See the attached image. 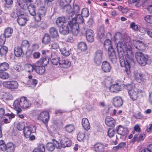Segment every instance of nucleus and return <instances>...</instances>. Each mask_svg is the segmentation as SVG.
Returning <instances> with one entry per match:
<instances>
[{
    "label": "nucleus",
    "mask_w": 152,
    "mask_h": 152,
    "mask_svg": "<svg viewBox=\"0 0 152 152\" xmlns=\"http://www.w3.org/2000/svg\"><path fill=\"white\" fill-rule=\"evenodd\" d=\"M131 39L129 37L124 36L122 39L119 41L117 44V48H119L124 51L126 50L125 56V60L123 56L120 58L119 61L121 66L125 67V72L127 75H129L130 73V65L134 64L132 50L130 48H128L127 47L126 44Z\"/></svg>",
    "instance_id": "nucleus-1"
},
{
    "label": "nucleus",
    "mask_w": 152,
    "mask_h": 152,
    "mask_svg": "<svg viewBox=\"0 0 152 152\" xmlns=\"http://www.w3.org/2000/svg\"><path fill=\"white\" fill-rule=\"evenodd\" d=\"M31 105L30 101L24 96H22L20 99L15 100L13 104L14 108L18 112H21V108L26 109L30 107Z\"/></svg>",
    "instance_id": "nucleus-2"
},
{
    "label": "nucleus",
    "mask_w": 152,
    "mask_h": 152,
    "mask_svg": "<svg viewBox=\"0 0 152 152\" xmlns=\"http://www.w3.org/2000/svg\"><path fill=\"white\" fill-rule=\"evenodd\" d=\"M135 57L137 62L142 66H145L146 64H149L151 63V60L148 55L144 54L140 52L136 53Z\"/></svg>",
    "instance_id": "nucleus-3"
},
{
    "label": "nucleus",
    "mask_w": 152,
    "mask_h": 152,
    "mask_svg": "<svg viewBox=\"0 0 152 152\" xmlns=\"http://www.w3.org/2000/svg\"><path fill=\"white\" fill-rule=\"evenodd\" d=\"M104 46L105 47L106 46L108 47L109 58L112 62H115L116 61V57L114 50L111 46V41L109 39H106L104 42Z\"/></svg>",
    "instance_id": "nucleus-4"
},
{
    "label": "nucleus",
    "mask_w": 152,
    "mask_h": 152,
    "mask_svg": "<svg viewBox=\"0 0 152 152\" xmlns=\"http://www.w3.org/2000/svg\"><path fill=\"white\" fill-rule=\"evenodd\" d=\"M3 85L5 88L11 89H16L18 86V82L15 81H5L3 82Z\"/></svg>",
    "instance_id": "nucleus-5"
},
{
    "label": "nucleus",
    "mask_w": 152,
    "mask_h": 152,
    "mask_svg": "<svg viewBox=\"0 0 152 152\" xmlns=\"http://www.w3.org/2000/svg\"><path fill=\"white\" fill-rule=\"evenodd\" d=\"M72 23V21H70L67 24L66 23L60 27L59 28L60 33L64 35L68 34L69 32V28H71Z\"/></svg>",
    "instance_id": "nucleus-6"
},
{
    "label": "nucleus",
    "mask_w": 152,
    "mask_h": 152,
    "mask_svg": "<svg viewBox=\"0 0 152 152\" xmlns=\"http://www.w3.org/2000/svg\"><path fill=\"white\" fill-rule=\"evenodd\" d=\"M103 52L101 50H98L94 55V62L97 65H100L102 61Z\"/></svg>",
    "instance_id": "nucleus-7"
},
{
    "label": "nucleus",
    "mask_w": 152,
    "mask_h": 152,
    "mask_svg": "<svg viewBox=\"0 0 152 152\" xmlns=\"http://www.w3.org/2000/svg\"><path fill=\"white\" fill-rule=\"evenodd\" d=\"M56 146L59 149L61 148H65L66 147L70 146L72 145L71 141L69 139L65 138L63 139L60 142V143L58 142H55Z\"/></svg>",
    "instance_id": "nucleus-8"
},
{
    "label": "nucleus",
    "mask_w": 152,
    "mask_h": 152,
    "mask_svg": "<svg viewBox=\"0 0 152 152\" xmlns=\"http://www.w3.org/2000/svg\"><path fill=\"white\" fill-rule=\"evenodd\" d=\"M49 118V113L47 111H43L40 113L38 115L37 117L38 120L42 121L45 124L48 121Z\"/></svg>",
    "instance_id": "nucleus-9"
},
{
    "label": "nucleus",
    "mask_w": 152,
    "mask_h": 152,
    "mask_svg": "<svg viewBox=\"0 0 152 152\" xmlns=\"http://www.w3.org/2000/svg\"><path fill=\"white\" fill-rule=\"evenodd\" d=\"M136 90H131L128 92L130 98L133 101L136 100L138 97V94L142 93L143 91L139 89H136Z\"/></svg>",
    "instance_id": "nucleus-10"
},
{
    "label": "nucleus",
    "mask_w": 152,
    "mask_h": 152,
    "mask_svg": "<svg viewBox=\"0 0 152 152\" xmlns=\"http://www.w3.org/2000/svg\"><path fill=\"white\" fill-rule=\"evenodd\" d=\"M34 128L35 130L36 129L35 127L32 126H26L24 128L23 133L24 136L26 138H28L30 137L31 133L34 132L33 129Z\"/></svg>",
    "instance_id": "nucleus-11"
},
{
    "label": "nucleus",
    "mask_w": 152,
    "mask_h": 152,
    "mask_svg": "<svg viewBox=\"0 0 152 152\" xmlns=\"http://www.w3.org/2000/svg\"><path fill=\"white\" fill-rule=\"evenodd\" d=\"M113 103L115 107H120L123 104V100L121 96H115L113 99Z\"/></svg>",
    "instance_id": "nucleus-12"
},
{
    "label": "nucleus",
    "mask_w": 152,
    "mask_h": 152,
    "mask_svg": "<svg viewBox=\"0 0 152 152\" xmlns=\"http://www.w3.org/2000/svg\"><path fill=\"white\" fill-rule=\"evenodd\" d=\"M27 20L26 15L22 13L18 16L17 20L18 23L21 26L25 25Z\"/></svg>",
    "instance_id": "nucleus-13"
},
{
    "label": "nucleus",
    "mask_w": 152,
    "mask_h": 152,
    "mask_svg": "<svg viewBox=\"0 0 152 152\" xmlns=\"http://www.w3.org/2000/svg\"><path fill=\"white\" fill-rule=\"evenodd\" d=\"M110 90L111 92L116 93L122 90L121 84L116 83L110 86Z\"/></svg>",
    "instance_id": "nucleus-14"
},
{
    "label": "nucleus",
    "mask_w": 152,
    "mask_h": 152,
    "mask_svg": "<svg viewBox=\"0 0 152 152\" xmlns=\"http://www.w3.org/2000/svg\"><path fill=\"white\" fill-rule=\"evenodd\" d=\"M86 39L88 41L92 42L94 39V31L91 29H87L86 32Z\"/></svg>",
    "instance_id": "nucleus-15"
},
{
    "label": "nucleus",
    "mask_w": 152,
    "mask_h": 152,
    "mask_svg": "<svg viewBox=\"0 0 152 152\" xmlns=\"http://www.w3.org/2000/svg\"><path fill=\"white\" fill-rule=\"evenodd\" d=\"M49 62V57H42L40 60L37 61L35 64L40 65L43 66L47 65L48 64Z\"/></svg>",
    "instance_id": "nucleus-16"
},
{
    "label": "nucleus",
    "mask_w": 152,
    "mask_h": 152,
    "mask_svg": "<svg viewBox=\"0 0 152 152\" xmlns=\"http://www.w3.org/2000/svg\"><path fill=\"white\" fill-rule=\"evenodd\" d=\"M53 142H48L46 145V148L50 152H53L55 149L56 147L58 149H59L56 146L55 142H57L55 140H53Z\"/></svg>",
    "instance_id": "nucleus-17"
},
{
    "label": "nucleus",
    "mask_w": 152,
    "mask_h": 152,
    "mask_svg": "<svg viewBox=\"0 0 152 152\" xmlns=\"http://www.w3.org/2000/svg\"><path fill=\"white\" fill-rule=\"evenodd\" d=\"M15 117V114L12 113L10 114L7 113L4 116L3 121L6 124L9 123L11 121L12 119L14 118Z\"/></svg>",
    "instance_id": "nucleus-18"
},
{
    "label": "nucleus",
    "mask_w": 152,
    "mask_h": 152,
    "mask_svg": "<svg viewBox=\"0 0 152 152\" xmlns=\"http://www.w3.org/2000/svg\"><path fill=\"white\" fill-rule=\"evenodd\" d=\"M59 64L61 67L67 69L70 67L71 65V63L68 60H61L59 62Z\"/></svg>",
    "instance_id": "nucleus-19"
},
{
    "label": "nucleus",
    "mask_w": 152,
    "mask_h": 152,
    "mask_svg": "<svg viewBox=\"0 0 152 152\" xmlns=\"http://www.w3.org/2000/svg\"><path fill=\"white\" fill-rule=\"evenodd\" d=\"M111 67L110 64L106 61H104L102 64V69L104 72H109Z\"/></svg>",
    "instance_id": "nucleus-20"
},
{
    "label": "nucleus",
    "mask_w": 152,
    "mask_h": 152,
    "mask_svg": "<svg viewBox=\"0 0 152 152\" xmlns=\"http://www.w3.org/2000/svg\"><path fill=\"white\" fill-rule=\"evenodd\" d=\"M105 123L108 126L113 127L115 126V121L113 118L107 116L105 119Z\"/></svg>",
    "instance_id": "nucleus-21"
},
{
    "label": "nucleus",
    "mask_w": 152,
    "mask_h": 152,
    "mask_svg": "<svg viewBox=\"0 0 152 152\" xmlns=\"http://www.w3.org/2000/svg\"><path fill=\"white\" fill-rule=\"evenodd\" d=\"M79 28L78 24L75 23H72V24L70 28L73 35L75 36L77 35L79 32Z\"/></svg>",
    "instance_id": "nucleus-22"
},
{
    "label": "nucleus",
    "mask_w": 152,
    "mask_h": 152,
    "mask_svg": "<svg viewBox=\"0 0 152 152\" xmlns=\"http://www.w3.org/2000/svg\"><path fill=\"white\" fill-rule=\"evenodd\" d=\"M104 148V145L99 142L96 143L94 145V150L97 152H103Z\"/></svg>",
    "instance_id": "nucleus-23"
},
{
    "label": "nucleus",
    "mask_w": 152,
    "mask_h": 152,
    "mask_svg": "<svg viewBox=\"0 0 152 152\" xmlns=\"http://www.w3.org/2000/svg\"><path fill=\"white\" fill-rule=\"evenodd\" d=\"M18 6L22 9L26 10L27 9L28 4L26 0H17Z\"/></svg>",
    "instance_id": "nucleus-24"
},
{
    "label": "nucleus",
    "mask_w": 152,
    "mask_h": 152,
    "mask_svg": "<svg viewBox=\"0 0 152 152\" xmlns=\"http://www.w3.org/2000/svg\"><path fill=\"white\" fill-rule=\"evenodd\" d=\"M66 20L64 17H61L58 18L56 20V24L58 26L60 27L66 23Z\"/></svg>",
    "instance_id": "nucleus-25"
},
{
    "label": "nucleus",
    "mask_w": 152,
    "mask_h": 152,
    "mask_svg": "<svg viewBox=\"0 0 152 152\" xmlns=\"http://www.w3.org/2000/svg\"><path fill=\"white\" fill-rule=\"evenodd\" d=\"M134 76L135 80L138 83H140L144 81L145 79L142 74L135 72L134 73Z\"/></svg>",
    "instance_id": "nucleus-26"
},
{
    "label": "nucleus",
    "mask_w": 152,
    "mask_h": 152,
    "mask_svg": "<svg viewBox=\"0 0 152 152\" xmlns=\"http://www.w3.org/2000/svg\"><path fill=\"white\" fill-rule=\"evenodd\" d=\"M59 58L54 53L51 54V61L52 63L54 65H57L59 64Z\"/></svg>",
    "instance_id": "nucleus-27"
},
{
    "label": "nucleus",
    "mask_w": 152,
    "mask_h": 152,
    "mask_svg": "<svg viewBox=\"0 0 152 152\" xmlns=\"http://www.w3.org/2000/svg\"><path fill=\"white\" fill-rule=\"evenodd\" d=\"M39 65H36L34 68V70L39 74L42 75L45 72V68L44 66L42 65L39 66Z\"/></svg>",
    "instance_id": "nucleus-28"
},
{
    "label": "nucleus",
    "mask_w": 152,
    "mask_h": 152,
    "mask_svg": "<svg viewBox=\"0 0 152 152\" xmlns=\"http://www.w3.org/2000/svg\"><path fill=\"white\" fill-rule=\"evenodd\" d=\"M82 124L83 127L85 130H88L90 129V124L87 118H84L82 119Z\"/></svg>",
    "instance_id": "nucleus-29"
},
{
    "label": "nucleus",
    "mask_w": 152,
    "mask_h": 152,
    "mask_svg": "<svg viewBox=\"0 0 152 152\" xmlns=\"http://www.w3.org/2000/svg\"><path fill=\"white\" fill-rule=\"evenodd\" d=\"M83 17L80 14H78L77 15L76 18H73L72 19V23H74V22L75 23H77L78 24V23L80 24L83 23L84 22L83 19Z\"/></svg>",
    "instance_id": "nucleus-30"
},
{
    "label": "nucleus",
    "mask_w": 152,
    "mask_h": 152,
    "mask_svg": "<svg viewBox=\"0 0 152 152\" xmlns=\"http://www.w3.org/2000/svg\"><path fill=\"white\" fill-rule=\"evenodd\" d=\"M49 33L50 35L52 38H56L58 35V32L57 29L54 27H51L50 28Z\"/></svg>",
    "instance_id": "nucleus-31"
},
{
    "label": "nucleus",
    "mask_w": 152,
    "mask_h": 152,
    "mask_svg": "<svg viewBox=\"0 0 152 152\" xmlns=\"http://www.w3.org/2000/svg\"><path fill=\"white\" fill-rule=\"evenodd\" d=\"M145 137V133H143L142 134H135L133 138V139L135 141H140L143 140Z\"/></svg>",
    "instance_id": "nucleus-32"
},
{
    "label": "nucleus",
    "mask_w": 152,
    "mask_h": 152,
    "mask_svg": "<svg viewBox=\"0 0 152 152\" xmlns=\"http://www.w3.org/2000/svg\"><path fill=\"white\" fill-rule=\"evenodd\" d=\"M14 53L16 56H20L23 53L22 48L20 46H17L15 48Z\"/></svg>",
    "instance_id": "nucleus-33"
},
{
    "label": "nucleus",
    "mask_w": 152,
    "mask_h": 152,
    "mask_svg": "<svg viewBox=\"0 0 152 152\" xmlns=\"http://www.w3.org/2000/svg\"><path fill=\"white\" fill-rule=\"evenodd\" d=\"M15 146L12 142H9L7 144V152H14Z\"/></svg>",
    "instance_id": "nucleus-34"
},
{
    "label": "nucleus",
    "mask_w": 152,
    "mask_h": 152,
    "mask_svg": "<svg viewBox=\"0 0 152 152\" xmlns=\"http://www.w3.org/2000/svg\"><path fill=\"white\" fill-rule=\"evenodd\" d=\"M13 32L12 29L11 28H7L5 29L3 35L6 38H9L12 36Z\"/></svg>",
    "instance_id": "nucleus-35"
},
{
    "label": "nucleus",
    "mask_w": 152,
    "mask_h": 152,
    "mask_svg": "<svg viewBox=\"0 0 152 152\" xmlns=\"http://www.w3.org/2000/svg\"><path fill=\"white\" fill-rule=\"evenodd\" d=\"M27 9H28L30 15L32 16H34L35 15V8L33 4H31L28 5Z\"/></svg>",
    "instance_id": "nucleus-36"
},
{
    "label": "nucleus",
    "mask_w": 152,
    "mask_h": 152,
    "mask_svg": "<svg viewBox=\"0 0 152 152\" xmlns=\"http://www.w3.org/2000/svg\"><path fill=\"white\" fill-rule=\"evenodd\" d=\"M98 32L99 38L102 39L104 36L105 32L104 26V25H101L99 26Z\"/></svg>",
    "instance_id": "nucleus-37"
},
{
    "label": "nucleus",
    "mask_w": 152,
    "mask_h": 152,
    "mask_svg": "<svg viewBox=\"0 0 152 152\" xmlns=\"http://www.w3.org/2000/svg\"><path fill=\"white\" fill-rule=\"evenodd\" d=\"M134 46L136 49L141 50L142 49V47L144 46V43L140 40H137L136 41Z\"/></svg>",
    "instance_id": "nucleus-38"
},
{
    "label": "nucleus",
    "mask_w": 152,
    "mask_h": 152,
    "mask_svg": "<svg viewBox=\"0 0 152 152\" xmlns=\"http://www.w3.org/2000/svg\"><path fill=\"white\" fill-rule=\"evenodd\" d=\"M50 37L49 34H46L43 38L42 42L45 44H47L50 42Z\"/></svg>",
    "instance_id": "nucleus-39"
},
{
    "label": "nucleus",
    "mask_w": 152,
    "mask_h": 152,
    "mask_svg": "<svg viewBox=\"0 0 152 152\" xmlns=\"http://www.w3.org/2000/svg\"><path fill=\"white\" fill-rule=\"evenodd\" d=\"M36 64L32 65L28 64L25 65V68L26 70L28 72H31L33 71Z\"/></svg>",
    "instance_id": "nucleus-40"
},
{
    "label": "nucleus",
    "mask_w": 152,
    "mask_h": 152,
    "mask_svg": "<svg viewBox=\"0 0 152 152\" xmlns=\"http://www.w3.org/2000/svg\"><path fill=\"white\" fill-rule=\"evenodd\" d=\"M126 130L127 129L126 128H124L120 126L118 128L117 132L120 135H124L126 134Z\"/></svg>",
    "instance_id": "nucleus-41"
},
{
    "label": "nucleus",
    "mask_w": 152,
    "mask_h": 152,
    "mask_svg": "<svg viewBox=\"0 0 152 152\" xmlns=\"http://www.w3.org/2000/svg\"><path fill=\"white\" fill-rule=\"evenodd\" d=\"M77 46L79 49L82 51H85L87 49V46L86 44L83 42H80L78 44Z\"/></svg>",
    "instance_id": "nucleus-42"
},
{
    "label": "nucleus",
    "mask_w": 152,
    "mask_h": 152,
    "mask_svg": "<svg viewBox=\"0 0 152 152\" xmlns=\"http://www.w3.org/2000/svg\"><path fill=\"white\" fill-rule=\"evenodd\" d=\"M9 67V64L6 62H3L0 64V71H4L8 69Z\"/></svg>",
    "instance_id": "nucleus-43"
},
{
    "label": "nucleus",
    "mask_w": 152,
    "mask_h": 152,
    "mask_svg": "<svg viewBox=\"0 0 152 152\" xmlns=\"http://www.w3.org/2000/svg\"><path fill=\"white\" fill-rule=\"evenodd\" d=\"M64 129L67 132L71 133L75 129V126L73 125L68 124L65 127Z\"/></svg>",
    "instance_id": "nucleus-44"
},
{
    "label": "nucleus",
    "mask_w": 152,
    "mask_h": 152,
    "mask_svg": "<svg viewBox=\"0 0 152 152\" xmlns=\"http://www.w3.org/2000/svg\"><path fill=\"white\" fill-rule=\"evenodd\" d=\"M39 152H44L45 151V148L44 145L42 144H39L37 148L34 149Z\"/></svg>",
    "instance_id": "nucleus-45"
},
{
    "label": "nucleus",
    "mask_w": 152,
    "mask_h": 152,
    "mask_svg": "<svg viewBox=\"0 0 152 152\" xmlns=\"http://www.w3.org/2000/svg\"><path fill=\"white\" fill-rule=\"evenodd\" d=\"M8 51V48L5 46H3L0 48V56H2L5 55Z\"/></svg>",
    "instance_id": "nucleus-46"
},
{
    "label": "nucleus",
    "mask_w": 152,
    "mask_h": 152,
    "mask_svg": "<svg viewBox=\"0 0 152 152\" xmlns=\"http://www.w3.org/2000/svg\"><path fill=\"white\" fill-rule=\"evenodd\" d=\"M60 51L63 55L66 56H69L70 54L69 50H66L65 48L61 49Z\"/></svg>",
    "instance_id": "nucleus-47"
},
{
    "label": "nucleus",
    "mask_w": 152,
    "mask_h": 152,
    "mask_svg": "<svg viewBox=\"0 0 152 152\" xmlns=\"http://www.w3.org/2000/svg\"><path fill=\"white\" fill-rule=\"evenodd\" d=\"M81 13L83 16L86 18L88 17L89 15L88 9L86 8L83 9L82 10Z\"/></svg>",
    "instance_id": "nucleus-48"
},
{
    "label": "nucleus",
    "mask_w": 152,
    "mask_h": 152,
    "mask_svg": "<svg viewBox=\"0 0 152 152\" xmlns=\"http://www.w3.org/2000/svg\"><path fill=\"white\" fill-rule=\"evenodd\" d=\"M85 136V134L84 133L79 132L77 134V138L78 141L82 142L84 140Z\"/></svg>",
    "instance_id": "nucleus-49"
},
{
    "label": "nucleus",
    "mask_w": 152,
    "mask_h": 152,
    "mask_svg": "<svg viewBox=\"0 0 152 152\" xmlns=\"http://www.w3.org/2000/svg\"><path fill=\"white\" fill-rule=\"evenodd\" d=\"M9 77V74L7 73L3 72H0V78L5 80L8 79Z\"/></svg>",
    "instance_id": "nucleus-50"
},
{
    "label": "nucleus",
    "mask_w": 152,
    "mask_h": 152,
    "mask_svg": "<svg viewBox=\"0 0 152 152\" xmlns=\"http://www.w3.org/2000/svg\"><path fill=\"white\" fill-rule=\"evenodd\" d=\"M42 15L40 14L39 12L36 13L35 15H34V18L36 21L39 22L42 19V16H43Z\"/></svg>",
    "instance_id": "nucleus-51"
},
{
    "label": "nucleus",
    "mask_w": 152,
    "mask_h": 152,
    "mask_svg": "<svg viewBox=\"0 0 152 152\" xmlns=\"http://www.w3.org/2000/svg\"><path fill=\"white\" fill-rule=\"evenodd\" d=\"M115 133V131L113 128H109L107 131L108 135L110 137H113Z\"/></svg>",
    "instance_id": "nucleus-52"
},
{
    "label": "nucleus",
    "mask_w": 152,
    "mask_h": 152,
    "mask_svg": "<svg viewBox=\"0 0 152 152\" xmlns=\"http://www.w3.org/2000/svg\"><path fill=\"white\" fill-rule=\"evenodd\" d=\"M0 149L3 151H5L7 149V145L2 140L0 141Z\"/></svg>",
    "instance_id": "nucleus-53"
},
{
    "label": "nucleus",
    "mask_w": 152,
    "mask_h": 152,
    "mask_svg": "<svg viewBox=\"0 0 152 152\" xmlns=\"http://www.w3.org/2000/svg\"><path fill=\"white\" fill-rule=\"evenodd\" d=\"M37 83V81L36 79L29 80L27 82V84L29 85H32L35 86Z\"/></svg>",
    "instance_id": "nucleus-54"
},
{
    "label": "nucleus",
    "mask_w": 152,
    "mask_h": 152,
    "mask_svg": "<svg viewBox=\"0 0 152 152\" xmlns=\"http://www.w3.org/2000/svg\"><path fill=\"white\" fill-rule=\"evenodd\" d=\"M114 38L115 41L117 40H120L121 41L122 39L121 34L119 32L116 33L115 34Z\"/></svg>",
    "instance_id": "nucleus-55"
},
{
    "label": "nucleus",
    "mask_w": 152,
    "mask_h": 152,
    "mask_svg": "<svg viewBox=\"0 0 152 152\" xmlns=\"http://www.w3.org/2000/svg\"><path fill=\"white\" fill-rule=\"evenodd\" d=\"M46 12V9L43 6L40 7L39 10V12L43 15H45Z\"/></svg>",
    "instance_id": "nucleus-56"
},
{
    "label": "nucleus",
    "mask_w": 152,
    "mask_h": 152,
    "mask_svg": "<svg viewBox=\"0 0 152 152\" xmlns=\"http://www.w3.org/2000/svg\"><path fill=\"white\" fill-rule=\"evenodd\" d=\"M5 37L3 34H1L0 36V45L2 46L3 45L6 41Z\"/></svg>",
    "instance_id": "nucleus-57"
},
{
    "label": "nucleus",
    "mask_w": 152,
    "mask_h": 152,
    "mask_svg": "<svg viewBox=\"0 0 152 152\" xmlns=\"http://www.w3.org/2000/svg\"><path fill=\"white\" fill-rule=\"evenodd\" d=\"M130 27L134 31H138V26L134 22H132L130 23Z\"/></svg>",
    "instance_id": "nucleus-58"
},
{
    "label": "nucleus",
    "mask_w": 152,
    "mask_h": 152,
    "mask_svg": "<svg viewBox=\"0 0 152 152\" xmlns=\"http://www.w3.org/2000/svg\"><path fill=\"white\" fill-rule=\"evenodd\" d=\"M144 19L148 23H152V16L147 15L145 17Z\"/></svg>",
    "instance_id": "nucleus-59"
},
{
    "label": "nucleus",
    "mask_w": 152,
    "mask_h": 152,
    "mask_svg": "<svg viewBox=\"0 0 152 152\" xmlns=\"http://www.w3.org/2000/svg\"><path fill=\"white\" fill-rule=\"evenodd\" d=\"M23 123L22 122H19L17 125V128L19 130H23L24 128L25 127Z\"/></svg>",
    "instance_id": "nucleus-60"
},
{
    "label": "nucleus",
    "mask_w": 152,
    "mask_h": 152,
    "mask_svg": "<svg viewBox=\"0 0 152 152\" xmlns=\"http://www.w3.org/2000/svg\"><path fill=\"white\" fill-rule=\"evenodd\" d=\"M21 13V12L19 11H16L12 13L11 16L13 18H16L17 17H18Z\"/></svg>",
    "instance_id": "nucleus-61"
},
{
    "label": "nucleus",
    "mask_w": 152,
    "mask_h": 152,
    "mask_svg": "<svg viewBox=\"0 0 152 152\" xmlns=\"http://www.w3.org/2000/svg\"><path fill=\"white\" fill-rule=\"evenodd\" d=\"M134 87V85L133 84H129L127 85H126L125 86V88L127 89L128 92L129 91L131 90H133L132 89Z\"/></svg>",
    "instance_id": "nucleus-62"
},
{
    "label": "nucleus",
    "mask_w": 152,
    "mask_h": 152,
    "mask_svg": "<svg viewBox=\"0 0 152 152\" xmlns=\"http://www.w3.org/2000/svg\"><path fill=\"white\" fill-rule=\"evenodd\" d=\"M42 55L45 56V57H48L50 54V51L49 50H43L41 51Z\"/></svg>",
    "instance_id": "nucleus-63"
},
{
    "label": "nucleus",
    "mask_w": 152,
    "mask_h": 152,
    "mask_svg": "<svg viewBox=\"0 0 152 152\" xmlns=\"http://www.w3.org/2000/svg\"><path fill=\"white\" fill-rule=\"evenodd\" d=\"M134 117L136 119H141L143 118V116L140 112H138L135 114Z\"/></svg>",
    "instance_id": "nucleus-64"
}]
</instances>
